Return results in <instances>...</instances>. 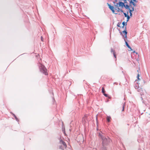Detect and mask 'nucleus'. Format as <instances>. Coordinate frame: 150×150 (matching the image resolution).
I'll return each mask as SVG.
<instances>
[{"label": "nucleus", "instance_id": "1", "mask_svg": "<svg viewBox=\"0 0 150 150\" xmlns=\"http://www.w3.org/2000/svg\"><path fill=\"white\" fill-rule=\"evenodd\" d=\"M124 2H122V1H119L118 3H116V4L114 5V8L115 10H117V12L121 11L123 12V10L122 9L125 6Z\"/></svg>", "mask_w": 150, "mask_h": 150}, {"label": "nucleus", "instance_id": "2", "mask_svg": "<svg viewBox=\"0 0 150 150\" xmlns=\"http://www.w3.org/2000/svg\"><path fill=\"white\" fill-rule=\"evenodd\" d=\"M99 135L100 136V137L102 138L103 140V146H105L108 144L110 142L111 140L108 137L106 138L104 137H102L100 133H99Z\"/></svg>", "mask_w": 150, "mask_h": 150}, {"label": "nucleus", "instance_id": "3", "mask_svg": "<svg viewBox=\"0 0 150 150\" xmlns=\"http://www.w3.org/2000/svg\"><path fill=\"white\" fill-rule=\"evenodd\" d=\"M39 69L40 71L41 72L43 73L45 75H47V69L45 67L41 64H40Z\"/></svg>", "mask_w": 150, "mask_h": 150}, {"label": "nucleus", "instance_id": "4", "mask_svg": "<svg viewBox=\"0 0 150 150\" xmlns=\"http://www.w3.org/2000/svg\"><path fill=\"white\" fill-rule=\"evenodd\" d=\"M108 6L109 8L112 11V13H115V8L114 6H111L110 4H108Z\"/></svg>", "mask_w": 150, "mask_h": 150}, {"label": "nucleus", "instance_id": "5", "mask_svg": "<svg viewBox=\"0 0 150 150\" xmlns=\"http://www.w3.org/2000/svg\"><path fill=\"white\" fill-rule=\"evenodd\" d=\"M125 103H123L122 104V107L120 108V109L122 111H123L124 110L125 108Z\"/></svg>", "mask_w": 150, "mask_h": 150}, {"label": "nucleus", "instance_id": "6", "mask_svg": "<svg viewBox=\"0 0 150 150\" xmlns=\"http://www.w3.org/2000/svg\"><path fill=\"white\" fill-rule=\"evenodd\" d=\"M124 40L125 42V43L126 45L127 46V47L130 49V50H129V51H131L132 50V49L131 47L129 46L128 43L124 39Z\"/></svg>", "mask_w": 150, "mask_h": 150}, {"label": "nucleus", "instance_id": "7", "mask_svg": "<svg viewBox=\"0 0 150 150\" xmlns=\"http://www.w3.org/2000/svg\"><path fill=\"white\" fill-rule=\"evenodd\" d=\"M87 118V116L85 115L84 116L82 119V121L83 122H86V120Z\"/></svg>", "mask_w": 150, "mask_h": 150}, {"label": "nucleus", "instance_id": "8", "mask_svg": "<svg viewBox=\"0 0 150 150\" xmlns=\"http://www.w3.org/2000/svg\"><path fill=\"white\" fill-rule=\"evenodd\" d=\"M130 5H132L133 6V7H134L136 6V4L134 3V2L132 1H131L130 2Z\"/></svg>", "mask_w": 150, "mask_h": 150}, {"label": "nucleus", "instance_id": "9", "mask_svg": "<svg viewBox=\"0 0 150 150\" xmlns=\"http://www.w3.org/2000/svg\"><path fill=\"white\" fill-rule=\"evenodd\" d=\"M123 33H125V38H127V32L126 31V30H125V31H123Z\"/></svg>", "mask_w": 150, "mask_h": 150}, {"label": "nucleus", "instance_id": "10", "mask_svg": "<svg viewBox=\"0 0 150 150\" xmlns=\"http://www.w3.org/2000/svg\"><path fill=\"white\" fill-rule=\"evenodd\" d=\"M62 143L63 145L64 146V148H66L67 147V146L65 143L64 142L62 141Z\"/></svg>", "mask_w": 150, "mask_h": 150}, {"label": "nucleus", "instance_id": "11", "mask_svg": "<svg viewBox=\"0 0 150 150\" xmlns=\"http://www.w3.org/2000/svg\"><path fill=\"white\" fill-rule=\"evenodd\" d=\"M132 9H131L130 11H129V12L130 13V16H132V12L133 11H134V9L131 8Z\"/></svg>", "mask_w": 150, "mask_h": 150}, {"label": "nucleus", "instance_id": "12", "mask_svg": "<svg viewBox=\"0 0 150 150\" xmlns=\"http://www.w3.org/2000/svg\"><path fill=\"white\" fill-rule=\"evenodd\" d=\"M129 6H130V5L129 6L128 5H125V6H124V7H125V8L126 9H128V8H129Z\"/></svg>", "mask_w": 150, "mask_h": 150}, {"label": "nucleus", "instance_id": "13", "mask_svg": "<svg viewBox=\"0 0 150 150\" xmlns=\"http://www.w3.org/2000/svg\"><path fill=\"white\" fill-rule=\"evenodd\" d=\"M138 91L141 93H142L143 90L141 89V88H140V89H138Z\"/></svg>", "mask_w": 150, "mask_h": 150}, {"label": "nucleus", "instance_id": "14", "mask_svg": "<svg viewBox=\"0 0 150 150\" xmlns=\"http://www.w3.org/2000/svg\"><path fill=\"white\" fill-rule=\"evenodd\" d=\"M102 92L103 94H104V93H105V89H104V87H102Z\"/></svg>", "mask_w": 150, "mask_h": 150}, {"label": "nucleus", "instance_id": "15", "mask_svg": "<svg viewBox=\"0 0 150 150\" xmlns=\"http://www.w3.org/2000/svg\"><path fill=\"white\" fill-rule=\"evenodd\" d=\"M110 119L111 118L110 117H108L107 118V120L108 122H110Z\"/></svg>", "mask_w": 150, "mask_h": 150}, {"label": "nucleus", "instance_id": "16", "mask_svg": "<svg viewBox=\"0 0 150 150\" xmlns=\"http://www.w3.org/2000/svg\"><path fill=\"white\" fill-rule=\"evenodd\" d=\"M111 53H112L113 54L115 53V51L112 48H111Z\"/></svg>", "mask_w": 150, "mask_h": 150}, {"label": "nucleus", "instance_id": "17", "mask_svg": "<svg viewBox=\"0 0 150 150\" xmlns=\"http://www.w3.org/2000/svg\"><path fill=\"white\" fill-rule=\"evenodd\" d=\"M134 7H132V6L131 5H130L129 8H128V10H129V11H130L131 9H132L131 8L134 9Z\"/></svg>", "mask_w": 150, "mask_h": 150}, {"label": "nucleus", "instance_id": "18", "mask_svg": "<svg viewBox=\"0 0 150 150\" xmlns=\"http://www.w3.org/2000/svg\"><path fill=\"white\" fill-rule=\"evenodd\" d=\"M139 74H138L137 76V78L138 79V81L139 80H140V79H139Z\"/></svg>", "mask_w": 150, "mask_h": 150}, {"label": "nucleus", "instance_id": "19", "mask_svg": "<svg viewBox=\"0 0 150 150\" xmlns=\"http://www.w3.org/2000/svg\"><path fill=\"white\" fill-rule=\"evenodd\" d=\"M128 12H127V13H124V15L125 17H126L128 15Z\"/></svg>", "mask_w": 150, "mask_h": 150}, {"label": "nucleus", "instance_id": "20", "mask_svg": "<svg viewBox=\"0 0 150 150\" xmlns=\"http://www.w3.org/2000/svg\"><path fill=\"white\" fill-rule=\"evenodd\" d=\"M126 17H127V22H128L130 18L129 16L128 15Z\"/></svg>", "mask_w": 150, "mask_h": 150}, {"label": "nucleus", "instance_id": "21", "mask_svg": "<svg viewBox=\"0 0 150 150\" xmlns=\"http://www.w3.org/2000/svg\"><path fill=\"white\" fill-rule=\"evenodd\" d=\"M103 95L105 97H108L109 98H110L108 97V94H105V93H104V94H103Z\"/></svg>", "mask_w": 150, "mask_h": 150}, {"label": "nucleus", "instance_id": "22", "mask_svg": "<svg viewBox=\"0 0 150 150\" xmlns=\"http://www.w3.org/2000/svg\"><path fill=\"white\" fill-rule=\"evenodd\" d=\"M113 55L115 58L116 59V55L115 54V53L113 54Z\"/></svg>", "mask_w": 150, "mask_h": 150}, {"label": "nucleus", "instance_id": "23", "mask_svg": "<svg viewBox=\"0 0 150 150\" xmlns=\"http://www.w3.org/2000/svg\"><path fill=\"white\" fill-rule=\"evenodd\" d=\"M41 40L42 41H44V38H43L42 37V36L41 37Z\"/></svg>", "mask_w": 150, "mask_h": 150}, {"label": "nucleus", "instance_id": "24", "mask_svg": "<svg viewBox=\"0 0 150 150\" xmlns=\"http://www.w3.org/2000/svg\"><path fill=\"white\" fill-rule=\"evenodd\" d=\"M122 24L123 25V27L124 26V25H125V22H123L122 23Z\"/></svg>", "mask_w": 150, "mask_h": 150}, {"label": "nucleus", "instance_id": "25", "mask_svg": "<svg viewBox=\"0 0 150 150\" xmlns=\"http://www.w3.org/2000/svg\"><path fill=\"white\" fill-rule=\"evenodd\" d=\"M117 25L119 27H120V24H119V23H118Z\"/></svg>", "mask_w": 150, "mask_h": 150}, {"label": "nucleus", "instance_id": "26", "mask_svg": "<svg viewBox=\"0 0 150 150\" xmlns=\"http://www.w3.org/2000/svg\"><path fill=\"white\" fill-rule=\"evenodd\" d=\"M133 1L134 2H136V0H133Z\"/></svg>", "mask_w": 150, "mask_h": 150}, {"label": "nucleus", "instance_id": "27", "mask_svg": "<svg viewBox=\"0 0 150 150\" xmlns=\"http://www.w3.org/2000/svg\"><path fill=\"white\" fill-rule=\"evenodd\" d=\"M134 52V53H135V51H134V52Z\"/></svg>", "mask_w": 150, "mask_h": 150}]
</instances>
